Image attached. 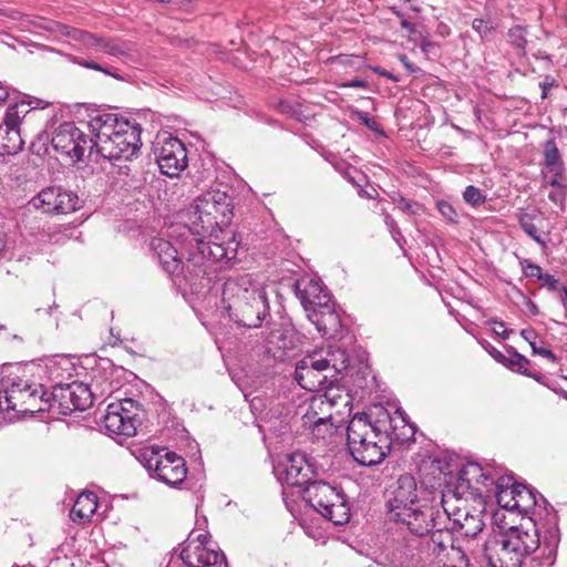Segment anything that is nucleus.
Returning a JSON list of instances; mask_svg holds the SVG:
<instances>
[{
	"mask_svg": "<svg viewBox=\"0 0 567 567\" xmlns=\"http://www.w3.org/2000/svg\"><path fill=\"white\" fill-rule=\"evenodd\" d=\"M342 395L341 394H336L333 392V389H328L324 394L322 396H320L317 401L318 403L320 404V409L322 405H328V406H334L338 404V401L339 400H342Z\"/></svg>",
	"mask_w": 567,
	"mask_h": 567,
	"instance_id": "09e8293b",
	"label": "nucleus"
},
{
	"mask_svg": "<svg viewBox=\"0 0 567 567\" xmlns=\"http://www.w3.org/2000/svg\"><path fill=\"white\" fill-rule=\"evenodd\" d=\"M295 292L307 315L321 307L322 303L330 302L332 299L327 288L319 280L313 278H301L297 280L295 284Z\"/></svg>",
	"mask_w": 567,
	"mask_h": 567,
	"instance_id": "4be33fe9",
	"label": "nucleus"
},
{
	"mask_svg": "<svg viewBox=\"0 0 567 567\" xmlns=\"http://www.w3.org/2000/svg\"><path fill=\"white\" fill-rule=\"evenodd\" d=\"M138 422L135 414L123 413L120 405H109L103 420L107 432L124 436L135 435Z\"/></svg>",
	"mask_w": 567,
	"mask_h": 567,
	"instance_id": "393cba45",
	"label": "nucleus"
},
{
	"mask_svg": "<svg viewBox=\"0 0 567 567\" xmlns=\"http://www.w3.org/2000/svg\"><path fill=\"white\" fill-rule=\"evenodd\" d=\"M303 499L322 517L336 525L350 519V506L344 493L330 483L316 478L303 491Z\"/></svg>",
	"mask_w": 567,
	"mask_h": 567,
	"instance_id": "6e6552de",
	"label": "nucleus"
},
{
	"mask_svg": "<svg viewBox=\"0 0 567 567\" xmlns=\"http://www.w3.org/2000/svg\"><path fill=\"white\" fill-rule=\"evenodd\" d=\"M434 513L436 526L431 528L430 537H427V534L424 536L425 556L427 560H433L431 558L432 556L440 557L449 548H454V537L451 529L449 527H439L437 518L444 517L445 513L441 515L440 512L435 509Z\"/></svg>",
	"mask_w": 567,
	"mask_h": 567,
	"instance_id": "a878e982",
	"label": "nucleus"
},
{
	"mask_svg": "<svg viewBox=\"0 0 567 567\" xmlns=\"http://www.w3.org/2000/svg\"><path fill=\"white\" fill-rule=\"evenodd\" d=\"M497 334H499L503 339H508L512 330L503 329V331L495 330Z\"/></svg>",
	"mask_w": 567,
	"mask_h": 567,
	"instance_id": "0e129e2a",
	"label": "nucleus"
},
{
	"mask_svg": "<svg viewBox=\"0 0 567 567\" xmlns=\"http://www.w3.org/2000/svg\"><path fill=\"white\" fill-rule=\"evenodd\" d=\"M49 399L41 384L29 380H12L0 391V409L20 413H35L48 410Z\"/></svg>",
	"mask_w": 567,
	"mask_h": 567,
	"instance_id": "9d476101",
	"label": "nucleus"
},
{
	"mask_svg": "<svg viewBox=\"0 0 567 567\" xmlns=\"http://www.w3.org/2000/svg\"><path fill=\"white\" fill-rule=\"evenodd\" d=\"M437 209L440 214L449 221L456 223L457 221V213L454 207L447 202H439Z\"/></svg>",
	"mask_w": 567,
	"mask_h": 567,
	"instance_id": "de8ad7c7",
	"label": "nucleus"
},
{
	"mask_svg": "<svg viewBox=\"0 0 567 567\" xmlns=\"http://www.w3.org/2000/svg\"><path fill=\"white\" fill-rule=\"evenodd\" d=\"M520 334L530 344L533 353L539 354V355H542L544 358H547L551 362L556 361V355H555V353L551 350L546 349V348H540V347L537 346V343L535 341L536 333H535L534 330H532V329H523Z\"/></svg>",
	"mask_w": 567,
	"mask_h": 567,
	"instance_id": "58836bf2",
	"label": "nucleus"
},
{
	"mask_svg": "<svg viewBox=\"0 0 567 567\" xmlns=\"http://www.w3.org/2000/svg\"><path fill=\"white\" fill-rule=\"evenodd\" d=\"M90 45L96 52L104 53L110 56L123 59L130 55L132 47L128 42L122 41L120 38H89Z\"/></svg>",
	"mask_w": 567,
	"mask_h": 567,
	"instance_id": "2f4dec72",
	"label": "nucleus"
},
{
	"mask_svg": "<svg viewBox=\"0 0 567 567\" xmlns=\"http://www.w3.org/2000/svg\"><path fill=\"white\" fill-rule=\"evenodd\" d=\"M493 482L491 486V493L503 491L506 488H514L518 484L514 482L513 475H502V470L493 466Z\"/></svg>",
	"mask_w": 567,
	"mask_h": 567,
	"instance_id": "4c0bfd02",
	"label": "nucleus"
},
{
	"mask_svg": "<svg viewBox=\"0 0 567 567\" xmlns=\"http://www.w3.org/2000/svg\"><path fill=\"white\" fill-rule=\"evenodd\" d=\"M392 497V524H396V515L402 512H426L434 509L429 506H417L416 501V482L410 474L401 475L396 482Z\"/></svg>",
	"mask_w": 567,
	"mask_h": 567,
	"instance_id": "aec40b11",
	"label": "nucleus"
},
{
	"mask_svg": "<svg viewBox=\"0 0 567 567\" xmlns=\"http://www.w3.org/2000/svg\"><path fill=\"white\" fill-rule=\"evenodd\" d=\"M434 509L402 512L392 524V567H424L425 534L436 526Z\"/></svg>",
	"mask_w": 567,
	"mask_h": 567,
	"instance_id": "20e7f679",
	"label": "nucleus"
},
{
	"mask_svg": "<svg viewBox=\"0 0 567 567\" xmlns=\"http://www.w3.org/2000/svg\"><path fill=\"white\" fill-rule=\"evenodd\" d=\"M143 463L151 476L168 486L182 484L187 475L185 460L166 447L145 449L142 453Z\"/></svg>",
	"mask_w": 567,
	"mask_h": 567,
	"instance_id": "f8f14e48",
	"label": "nucleus"
},
{
	"mask_svg": "<svg viewBox=\"0 0 567 567\" xmlns=\"http://www.w3.org/2000/svg\"><path fill=\"white\" fill-rule=\"evenodd\" d=\"M392 408H395L394 413H392V450L395 446L399 449L409 447L414 442L416 426L410 421L402 408L394 404L393 400Z\"/></svg>",
	"mask_w": 567,
	"mask_h": 567,
	"instance_id": "c85d7f7f",
	"label": "nucleus"
},
{
	"mask_svg": "<svg viewBox=\"0 0 567 567\" xmlns=\"http://www.w3.org/2000/svg\"><path fill=\"white\" fill-rule=\"evenodd\" d=\"M542 174L548 185H560L566 179V165L555 140H547L543 145Z\"/></svg>",
	"mask_w": 567,
	"mask_h": 567,
	"instance_id": "5701e85b",
	"label": "nucleus"
},
{
	"mask_svg": "<svg viewBox=\"0 0 567 567\" xmlns=\"http://www.w3.org/2000/svg\"><path fill=\"white\" fill-rule=\"evenodd\" d=\"M52 147L73 163L83 159L86 152L93 151V138L82 132L73 122H64L54 128L51 136Z\"/></svg>",
	"mask_w": 567,
	"mask_h": 567,
	"instance_id": "4468645a",
	"label": "nucleus"
},
{
	"mask_svg": "<svg viewBox=\"0 0 567 567\" xmlns=\"http://www.w3.org/2000/svg\"><path fill=\"white\" fill-rule=\"evenodd\" d=\"M493 466H483L477 462H467L458 472L453 486V494L457 498L476 499L491 494L493 482Z\"/></svg>",
	"mask_w": 567,
	"mask_h": 567,
	"instance_id": "ddd939ff",
	"label": "nucleus"
},
{
	"mask_svg": "<svg viewBox=\"0 0 567 567\" xmlns=\"http://www.w3.org/2000/svg\"><path fill=\"white\" fill-rule=\"evenodd\" d=\"M267 329L268 331L266 333L264 331L261 332L264 338V353L274 359L281 360L285 355V351L292 347L289 331L278 324Z\"/></svg>",
	"mask_w": 567,
	"mask_h": 567,
	"instance_id": "c756f323",
	"label": "nucleus"
},
{
	"mask_svg": "<svg viewBox=\"0 0 567 567\" xmlns=\"http://www.w3.org/2000/svg\"><path fill=\"white\" fill-rule=\"evenodd\" d=\"M221 305L239 327L259 328L270 315L265 286L251 274L228 277L221 289Z\"/></svg>",
	"mask_w": 567,
	"mask_h": 567,
	"instance_id": "f03ea898",
	"label": "nucleus"
},
{
	"mask_svg": "<svg viewBox=\"0 0 567 567\" xmlns=\"http://www.w3.org/2000/svg\"><path fill=\"white\" fill-rule=\"evenodd\" d=\"M488 323L497 324V326H498V327H501V328H504V327H505V323H504L503 321H499V320H497V319H495V318H493V319L488 320Z\"/></svg>",
	"mask_w": 567,
	"mask_h": 567,
	"instance_id": "69168bd1",
	"label": "nucleus"
},
{
	"mask_svg": "<svg viewBox=\"0 0 567 567\" xmlns=\"http://www.w3.org/2000/svg\"><path fill=\"white\" fill-rule=\"evenodd\" d=\"M392 13L395 14L396 19H398V22L408 31H411L413 32V28H412V24L398 11H393L392 10Z\"/></svg>",
	"mask_w": 567,
	"mask_h": 567,
	"instance_id": "052dcab7",
	"label": "nucleus"
},
{
	"mask_svg": "<svg viewBox=\"0 0 567 567\" xmlns=\"http://www.w3.org/2000/svg\"><path fill=\"white\" fill-rule=\"evenodd\" d=\"M97 508V496L93 492L81 493L74 502L70 517L73 522L82 524L89 522Z\"/></svg>",
	"mask_w": 567,
	"mask_h": 567,
	"instance_id": "473e14b6",
	"label": "nucleus"
},
{
	"mask_svg": "<svg viewBox=\"0 0 567 567\" xmlns=\"http://www.w3.org/2000/svg\"><path fill=\"white\" fill-rule=\"evenodd\" d=\"M89 127L93 138V148L103 158L132 161L140 153L142 127L114 113H99L91 117Z\"/></svg>",
	"mask_w": 567,
	"mask_h": 567,
	"instance_id": "7ed1b4c3",
	"label": "nucleus"
},
{
	"mask_svg": "<svg viewBox=\"0 0 567 567\" xmlns=\"http://www.w3.org/2000/svg\"><path fill=\"white\" fill-rule=\"evenodd\" d=\"M114 389L112 381L97 374H94L90 385L76 381L56 382L52 385L48 410H55L62 415H69L74 411H84L91 406L94 395L106 396L112 394Z\"/></svg>",
	"mask_w": 567,
	"mask_h": 567,
	"instance_id": "0eeeda50",
	"label": "nucleus"
},
{
	"mask_svg": "<svg viewBox=\"0 0 567 567\" xmlns=\"http://www.w3.org/2000/svg\"><path fill=\"white\" fill-rule=\"evenodd\" d=\"M313 354L317 357L324 371L334 372L332 377L343 372L349 367V355L341 348L329 347L327 349L316 350Z\"/></svg>",
	"mask_w": 567,
	"mask_h": 567,
	"instance_id": "7c9ffc66",
	"label": "nucleus"
},
{
	"mask_svg": "<svg viewBox=\"0 0 567 567\" xmlns=\"http://www.w3.org/2000/svg\"><path fill=\"white\" fill-rule=\"evenodd\" d=\"M517 511L527 513L532 508L538 506V502H545L544 497L526 485H517L515 487Z\"/></svg>",
	"mask_w": 567,
	"mask_h": 567,
	"instance_id": "f704fd0d",
	"label": "nucleus"
},
{
	"mask_svg": "<svg viewBox=\"0 0 567 567\" xmlns=\"http://www.w3.org/2000/svg\"><path fill=\"white\" fill-rule=\"evenodd\" d=\"M392 205H394L395 208H400L404 212H412V205L401 196H399V198L392 196Z\"/></svg>",
	"mask_w": 567,
	"mask_h": 567,
	"instance_id": "5fc2aeb1",
	"label": "nucleus"
},
{
	"mask_svg": "<svg viewBox=\"0 0 567 567\" xmlns=\"http://www.w3.org/2000/svg\"><path fill=\"white\" fill-rule=\"evenodd\" d=\"M278 478L289 486L302 488L311 484L319 476V468L311 457L305 453L296 452L286 457L277 467Z\"/></svg>",
	"mask_w": 567,
	"mask_h": 567,
	"instance_id": "f3484780",
	"label": "nucleus"
},
{
	"mask_svg": "<svg viewBox=\"0 0 567 567\" xmlns=\"http://www.w3.org/2000/svg\"><path fill=\"white\" fill-rule=\"evenodd\" d=\"M323 372L326 371L312 352L297 363L295 379L302 389L319 391L324 389L328 382V375Z\"/></svg>",
	"mask_w": 567,
	"mask_h": 567,
	"instance_id": "412c9836",
	"label": "nucleus"
},
{
	"mask_svg": "<svg viewBox=\"0 0 567 567\" xmlns=\"http://www.w3.org/2000/svg\"><path fill=\"white\" fill-rule=\"evenodd\" d=\"M337 433V427L331 422V415L319 417L312 425L311 435L313 440H331Z\"/></svg>",
	"mask_w": 567,
	"mask_h": 567,
	"instance_id": "c9c22d12",
	"label": "nucleus"
},
{
	"mask_svg": "<svg viewBox=\"0 0 567 567\" xmlns=\"http://www.w3.org/2000/svg\"><path fill=\"white\" fill-rule=\"evenodd\" d=\"M150 248L157 257L163 269L174 276H182L186 281L193 282V279L186 274V258L183 252H178L173 244L164 238H153Z\"/></svg>",
	"mask_w": 567,
	"mask_h": 567,
	"instance_id": "6ab92c4d",
	"label": "nucleus"
},
{
	"mask_svg": "<svg viewBox=\"0 0 567 567\" xmlns=\"http://www.w3.org/2000/svg\"><path fill=\"white\" fill-rule=\"evenodd\" d=\"M280 111L282 113L289 114L292 117H296L297 120H300V105H291L288 102H281L279 104Z\"/></svg>",
	"mask_w": 567,
	"mask_h": 567,
	"instance_id": "8fccbe9b",
	"label": "nucleus"
},
{
	"mask_svg": "<svg viewBox=\"0 0 567 567\" xmlns=\"http://www.w3.org/2000/svg\"><path fill=\"white\" fill-rule=\"evenodd\" d=\"M555 189L549 192L548 198L550 202H553L555 205L560 207L561 209L565 208V202H566V195H567V184L566 179L560 181V185H551Z\"/></svg>",
	"mask_w": 567,
	"mask_h": 567,
	"instance_id": "37998d69",
	"label": "nucleus"
},
{
	"mask_svg": "<svg viewBox=\"0 0 567 567\" xmlns=\"http://www.w3.org/2000/svg\"><path fill=\"white\" fill-rule=\"evenodd\" d=\"M560 542L556 522H550L542 532L529 520L527 524L512 526L507 530L489 536L483 544L481 553L488 567H522L524 561L537 549L553 564Z\"/></svg>",
	"mask_w": 567,
	"mask_h": 567,
	"instance_id": "f257e3e1",
	"label": "nucleus"
},
{
	"mask_svg": "<svg viewBox=\"0 0 567 567\" xmlns=\"http://www.w3.org/2000/svg\"><path fill=\"white\" fill-rule=\"evenodd\" d=\"M18 42L17 45H10L13 50L20 52V49H24L29 52H32V50L30 48H38V44L33 43V42H27L24 40H22L21 38H14Z\"/></svg>",
	"mask_w": 567,
	"mask_h": 567,
	"instance_id": "4d7b16f0",
	"label": "nucleus"
},
{
	"mask_svg": "<svg viewBox=\"0 0 567 567\" xmlns=\"http://www.w3.org/2000/svg\"><path fill=\"white\" fill-rule=\"evenodd\" d=\"M464 200L472 206H480L485 203V195L482 190L473 185L465 188L463 193Z\"/></svg>",
	"mask_w": 567,
	"mask_h": 567,
	"instance_id": "c03bdc74",
	"label": "nucleus"
},
{
	"mask_svg": "<svg viewBox=\"0 0 567 567\" xmlns=\"http://www.w3.org/2000/svg\"><path fill=\"white\" fill-rule=\"evenodd\" d=\"M348 86L350 87H361L363 86V82L362 81H352Z\"/></svg>",
	"mask_w": 567,
	"mask_h": 567,
	"instance_id": "338daca9",
	"label": "nucleus"
},
{
	"mask_svg": "<svg viewBox=\"0 0 567 567\" xmlns=\"http://www.w3.org/2000/svg\"><path fill=\"white\" fill-rule=\"evenodd\" d=\"M153 154L162 174L176 177L187 167L184 143L167 133L158 134L153 143Z\"/></svg>",
	"mask_w": 567,
	"mask_h": 567,
	"instance_id": "2eb2a0df",
	"label": "nucleus"
},
{
	"mask_svg": "<svg viewBox=\"0 0 567 567\" xmlns=\"http://www.w3.org/2000/svg\"><path fill=\"white\" fill-rule=\"evenodd\" d=\"M367 567H386L385 565H382V564H379L377 561H374L373 564H370L369 566Z\"/></svg>",
	"mask_w": 567,
	"mask_h": 567,
	"instance_id": "774afa93",
	"label": "nucleus"
},
{
	"mask_svg": "<svg viewBox=\"0 0 567 567\" xmlns=\"http://www.w3.org/2000/svg\"><path fill=\"white\" fill-rule=\"evenodd\" d=\"M33 205L42 208L44 213L69 214L81 207V200L74 193L60 187H49L39 193L33 199Z\"/></svg>",
	"mask_w": 567,
	"mask_h": 567,
	"instance_id": "a211bd4d",
	"label": "nucleus"
},
{
	"mask_svg": "<svg viewBox=\"0 0 567 567\" xmlns=\"http://www.w3.org/2000/svg\"><path fill=\"white\" fill-rule=\"evenodd\" d=\"M307 317L322 336L332 337L340 331L341 318L332 299L330 302L322 303Z\"/></svg>",
	"mask_w": 567,
	"mask_h": 567,
	"instance_id": "bb28decb",
	"label": "nucleus"
},
{
	"mask_svg": "<svg viewBox=\"0 0 567 567\" xmlns=\"http://www.w3.org/2000/svg\"><path fill=\"white\" fill-rule=\"evenodd\" d=\"M238 241L235 236L220 239L216 233L192 236L188 240L186 274L193 282L208 272L210 264L226 266L237 257Z\"/></svg>",
	"mask_w": 567,
	"mask_h": 567,
	"instance_id": "423d86ee",
	"label": "nucleus"
},
{
	"mask_svg": "<svg viewBox=\"0 0 567 567\" xmlns=\"http://www.w3.org/2000/svg\"><path fill=\"white\" fill-rule=\"evenodd\" d=\"M534 217L527 213L520 214L518 218V223L520 228L538 245L543 248L547 246L546 240L538 233L537 227L533 223Z\"/></svg>",
	"mask_w": 567,
	"mask_h": 567,
	"instance_id": "e433bc0d",
	"label": "nucleus"
},
{
	"mask_svg": "<svg viewBox=\"0 0 567 567\" xmlns=\"http://www.w3.org/2000/svg\"><path fill=\"white\" fill-rule=\"evenodd\" d=\"M42 103L39 99L25 100L23 97L8 106L0 124V155H14L23 148L24 140L20 130L22 120L31 111L43 109Z\"/></svg>",
	"mask_w": 567,
	"mask_h": 567,
	"instance_id": "9b49d317",
	"label": "nucleus"
},
{
	"mask_svg": "<svg viewBox=\"0 0 567 567\" xmlns=\"http://www.w3.org/2000/svg\"><path fill=\"white\" fill-rule=\"evenodd\" d=\"M179 557L187 567H228L223 551L208 546V536L192 532L183 543Z\"/></svg>",
	"mask_w": 567,
	"mask_h": 567,
	"instance_id": "dca6fc26",
	"label": "nucleus"
},
{
	"mask_svg": "<svg viewBox=\"0 0 567 567\" xmlns=\"http://www.w3.org/2000/svg\"><path fill=\"white\" fill-rule=\"evenodd\" d=\"M473 29L477 33H486L494 30V27L491 21H486L484 19H475L473 21Z\"/></svg>",
	"mask_w": 567,
	"mask_h": 567,
	"instance_id": "3c124183",
	"label": "nucleus"
},
{
	"mask_svg": "<svg viewBox=\"0 0 567 567\" xmlns=\"http://www.w3.org/2000/svg\"><path fill=\"white\" fill-rule=\"evenodd\" d=\"M9 97V89L0 84V104Z\"/></svg>",
	"mask_w": 567,
	"mask_h": 567,
	"instance_id": "e2e57ef3",
	"label": "nucleus"
},
{
	"mask_svg": "<svg viewBox=\"0 0 567 567\" xmlns=\"http://www.w3.org/2000/svg\"><path fill=\"white\" fill-rule=\"evenodd\" d=\"M455 516L453 525H457L460 533L465 537H475L484 527L481 514H471L467 511H458Z\"/></svg>",
	"mask_w": 567,
	"mask_h": 567,
	"instance_id": "72a5a7b5",
	"label": "nucleus"
},
{
	"mask_svg": "<svg viewBox=\"0 0 567 567\" xmlns=\"http://www.w3.org/2000/svg\"><path fill=\"white\" fill-rule=\"evenodd\" d=\"M493 493L495 494L499 506L509 511H517L518 503L516 502L515 487L506 488L503 491L501 489Z\"/></svg>",
	"mask_w": 567,
	"mask_h": 567,
	"instance_id": "a19ab883",
	"label": "nucleus"
},
{
	"mask_svg": "<svg viewBox=\"0 0 567 567\" xmlns=\"http://www.w3.org/2000/svg\"><path fill=\"white\" fill-rule=\"evenodd\" d=\"M539 280L543 281L550 291L556 290L558 280L555 278V276L550 274H544Z\"/></svg>",
	"mask_w": 567,
	"mask_h": 567,
	"instance_id": "13d9d810",
	"label": "nucleus"
},
{
	"mask_svg": "<svg viewBox=\"0 0 567 567\" xmlns=\"http://www.w3.org/2000/svg\"><path fill=\"white\" fill-rule=\"evenodd\" d=\"M492 355H493V358H494L497 362H499V363H502V364H505V362H506V360H507V358H508V357H505L502 352H499V351H498V350H496V349H494V350H493Z\"/></svg>",
	"mask_w": 567,
	"mask_h": 567,
	"instance_id": "680f3d73",
	"label": "nucleus"
},
{
	"mask_svg": "<svg viewBox=\"0 0 567 567\" xmlns=\"http://www.w3.org/2000/svg\"><path fill=\"white\" fill-rule=\"evenodd\" d=\"M110 405H120L123 413L132 414V409L135 406V401L132 399L124 400L120 403H111Z\"/></svg>",
	"mask_w": 567,
	"mask_h": 567,
	"instance_id": "bf43d9fd",
	"label": "nucleus"
},
{
	"mask_svg": "<svg viewBox=\"0 0 567 567\" xmlns=\"http://www.w3.org/2000/svg\"><path fill=\"white\" fill-rule=\"evenodd\" d=\"M81 65L87 68V69H92V70H97V71H101L107 75H112V76H115L113 73H111L107 69H105L104 66H102L101 64L94 62V61H89V60H83L81 62H79Z\"/></svg>",
	"mask_w": 567,
	"mask_h": 567,
	"instance_id": "864d4df0",
	"label": "nucleus"
},
{
	"mask_svg": "<svg viewBox=\"0 0 567 567\" xmlns=\"http://www.w3.org/2000/svg\"><path fill=\"white\" fill-rule=\"evenodd\" d=\"M528 364L529 361L523 354L513 351V353L507 358L504 365L520 374L529 375L527 370Z\"/></svg>",
	"mask_w": 567,
	"mask_h": 567,
	"instance_id": "79ce46f5",
	"label": "nucleus"
},
{
	"mask_svg": "<svg viewBox=\"0 0 567 567\" xmlns=\"http://www.w3.org/2000/svg\"><path fill=\"white\" fill-rule=\"evenodd\" d=\"M234 217V197L227 189H210L198 197L185 213L190 236H206L229 226Z\"/></svg>",
	"mask_w": 567,
	"mask_h": 567,
	"instance_id": "39448f33",
	"label": "nucleus"
},
{
	"mask_svg": "<svg viewBox=\"0 0 567 567\" xmlns=\"http://www.w3.org/2000/svg\"><path fill=\"white\" fill-rule=\"evenodd\" d=\"M372 434H367L364 422L349 421L347 426V445L350 454L360 465L373 466L380 464L390 453V439L378 435L371 440Z\"/></svg>",
	"mask_w": 567,
	"mask_h": 567,
	"instance_id": "1a4fd4ad",
	"label": "nucleus"
},
{
	"mask_svg": "<svg viewBox=\"0 0 567 567\" xmlns=\"http://www.w3.org/2000/svg\"><path fill=\"white\" fill-rule=\"evenodd\" d=\"M331 61L343 66L355 68L360 66L363 63V58L361 55L340 54L331 58Z\"/></svg>",
	"mask_w": 567,
	"mask_h": 567,
	"instance_id": "49530a36",
	"label": "nucleus"
},
{
	"mask_svg": "<svg viewBox=\"0 0 567 567\" xmlns=\"http://www.w3.org/2000/svg\"><path fill=\"white\" fill-rule=\"evenodd\" d=\"M519 265L525 277H533L538 280L542 279L544 272L542 271L540 266H538L537 264H534L529 259H522L519 261Z\"/></svg>",
	"mask_w": 567,
	"mask_h": 567,
	"instance_id": "a18cd8bd",
	"label": "nucleus"
},
{
	"mask_svg": "<svg viewBox=\"0 0 567 567\" xmlns=\"http://www.w3.org/2000/svg\"><path fill=\"white\" fill-rule=\"evenodd\" d=\"M364 422L367 434L390 439V412L383 403H373L363 413L355 414L350 421Z\"/></svg>",
	"mask_w": 567,
	"mask_h": 567,
	"instance_id": "b1692460",
	"label": "nucleus"
},
{
	"mask_svg": "<svg viewBox=\"0 0 567 567\" xmlns=\"http://www.w3.org/2000/svg\"><path fill=\"white\" fill-rule=\"evenodd\" d=\"M519 295L522 296L523 300H524V303L528 310V312L532 315V316H537L539 313V310H538V307L537 305L532 300L529 299L528 297H526L522 291H518Z\"/></svg>",
	"mask_w": 567,
	"mask_h": 567,
	"instance_id": "6e6d98bb",
	"label": "nucleus"
},
{
	"mask_svg": "<svg viewBox=\"0 0 567 567\" xmlns=\"http://www.w3.org/2000/svg\"><path fill=\"white\" fill-rule=\"evenodd\" d=\"M556 85V80L551 75H546L544 81L539 84L542 89V97L545 99L547 96L548 91Z\"/></svg>",
	"mask_w": 567,
	"mask_h": 567,
	"instance_id": "603ef678",
	"label": "nucleus"
},
{
	"mask_svg": "<svg viewBox=\"0 0 567 567\" xmlns=\"http://www.w3.org/2000/svg\"><path fill=\"white\" fill-rule=\"evenodd\" d=\"M307 317L322 336L332 337L340 331L341 318L332 299L330 302L322 303Z\"/></svg>",
	"mask_w": 567,
	"mask_h": 567,
	"instance_id": "cd10ccee",
	"label": "nucleus"
},
{
	"mask_svg": "<svg viewBox=\"0 0 567 567\" xmlns=\"http://www.w3.org/2000/svg\"><path fill=\"white\" fill-rule=\"evenodd\" d=\"M39 27L55 35H90L86 31H78L72 34L69 27L60 24L55 21L42 20Z\"/></svg>",
	"mask_w": 567,
	"mask_h": 567,
	"instance_id": "ea45409f",
	"label": "nucleus"
}]
</instances>
